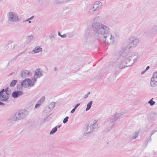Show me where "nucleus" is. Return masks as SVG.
<instances>
[{
  "label": "nucleus",
  "mask_w": 157,
  "mask_h": 157,
  "mask_svg": "<svg viewBox=\"0 0 157 157\" xmlns=\"http://www.w3.org/2000/svg\"><path fill=\"white\" fill-rule=\"evenodd\" d=\"M22 94V92L21 91H14L12 94V96L14 98H18Z\"/></svg>",
  "instance_id": "dca6fc26"
},
{
  "label": "nucleus",
  "mask_w": 157,
  "mask_h": 157,
  "mask_svg": "<svg viewBox=\"0 0 157 157\" xmlns=\"http://www.w3.org/2000/svg\"><path fill=\"white\" fill-rule=\"evenodd\" d=\"M40 104L38 103H36V105L35 106V108H37L39 107L40 106Z\"/></svg>",
  "instance_id": "473e14b6"
},
{
  "label": "nucleus",
  "mask_w": 157,
  "mask_h": 157,
  "mask_svg": "<svg viewBox=\"0 0 157 157\" xmlns=\"http://www.w3.org/2000/svg\"><path fill=\"white\" fill-rule=\"evenodd\" d=\"M42 102L40 100L39 101H38L37 102V103H38V104H40V105L42 104Z\"/></svg>",
  "instance_id": "4c0bfd02"
},
{
  "label": "nucleus",
  "mask_w": 157,
  "mask_h": 157,
  "mask_svg": "<svg viewBox=\"0 0 157 157\" xmlns=\"http://www.w3.org/2000/svg\"><path fill=\"white\" fill-rule=\"evenodd\" d=\"M88 94H86L84 96V98H87L88 97Z\"/></svg>",
  "instance_id": "a19ab883"
},
{
  "label": "nucleus",
  "mask_w": 157,
  "mask_h": 157,
  "mask_svg": "<svg viewBox=\"0 0 157 157\" xmlns=\"http://www.w3.org/2000/svg\"><path fill=\"white\" fill-rule=\"evenodd\" d=\"M17 81L15 80H13L10 84V86L11 87H13L15 86Z\"/></svg>",
  "instance_id": "b1692460"
},
{
  "label": "nucleus",
  "mask_w": 157,
  "mask_h": 157,
  "mask_svg": "<svg viewBox=\"0 0 157 157\" xmlns=\"http://www.w3.org/2000/svg\"><path fill=\"white\" fill-rule=\"evenodd\" d=\"M57 131L56 127H54L53 128L51 131L50 132L49 134L50 135L54 134Z\"/></svg>",
  "instance_id": "393cba45"
},
{
  "label": "nucleus",
  "mask_w": 157,
  "mask_h": 157,
  "mask_svg": "<svg viewBox=\"0 0 157 157\" xmlns=\"http://www.w3.org/2000/svg\"><path fill=\"white\" fill-rule=\"evenodd\" d=\"M34 37L33 35H30L28 36L26 38L27 42L29 43L33 39Z\"/></svg>",
  "instance_id": "4be33fe9"
},
{
  "label": "nucleus",
  "mask_w": 157,
  "mask_h": 157,
  "mask_svg": "<svg viewBox=\"0 0 157 157\" xmlns=\"http://www.w3.org/2000/svg\"><path fill=\"white\" fill-rule=\"evenodd\" d=\"M42 75L41 70L40 69H37L35 71V74L33 78L36 79L40 78Z\"/></svg>",
  "instance_id": "f8f14e48"
},
{
  "label": "nucleus",
  "mask_w": 157,
  "mask_h": 157,
  "mask_svg": "<svg viewBox=\"0 0 157 157\" xmlns=\"http://www.w3.org/2000/svg\"><path fill=\"white\" fill-rule=\"evenodd\" d=\"M4 103L0 101V105H4Z\"/></svg>",
  "instance_id": "37998d69"
},
{
  "label": "nucleus",
  "mask_w": 157,
  "mask_h": 157,
  "mask_svg": "<svg viewBox=\"0 0 157 157\" xmlns=\"http://www.w3.org/2000/svg\"><path fill=\"white\" fill-rule=\"evenodd\" d=\"M109 118L110 119V120L113 122L115 121L118 119H120L119 117L117 115L116 113H114L113 115L110 116Z\"/></svg>",
  "instance_id": "2eb2a0df"
},
{
  "label": "nucleus",
  "mask_w": 157,
  "mask_h": 157,
  "mask_svg": "<svg viewBox=\"0 0 157 157\" xmlns=\"http://www.w3.org/2000/svg\"><path fill=\"white\" fill-rule=\"evenodd\" d=\"M36 79H34L33 78H26L21 83L22 86L26 88L28 86L31 87L34 85L36 82Z\"/></svg>",
  "instance_id": "423d86ee"
},
{
  "label": "nucleus",
  "mask_w": 157,
  "mask_h": 157,
  "mask_svg": "<svg viewBox=\"0 0 157 157\" xmlns=\"http://www.w3.org/2000/svg\"><path fill=\"white\" fill-rule=\"evenodd\" d=\"M58 35H59V36H60V35H61V34H60V33L59 32L58 33Z\"/></svg>",
  "instance_id": "c03bdc74"
},
{
  "label": "nucleus",
  "mask_w": 157,
  "mask_h": 157,
  "mask_svg": "<svg viewBox=\"0 0 157 157\" xmlns=\"http://www.w3.org/2000/svg\"><path fill=\"white\" fill-rule=\"evenodd\" d=\"M67 34L68 36V37L69 38L72 37L75 35V33L73 32L68 33Z\"/></svg>",
  "instance_id": "a878e982"
},
{
  "label": "nucleus",
  "mask_w": 157,
  "mask_h": 157,
  "mask_svg": "<svg viewBox=\"0 0 157 157\" xmlns=\"http://www.w3.org/2000/svg\"><path fill=\"white\" fill-rule=\"evenodd\" d=\"M90 94V92H88L87 94H88V95L89 94Z\"/></svg>",
  "instance_id": "de8ad7c7"
},
{
  "label": "nucleus",
  "mask_w": 157,
  "mask_h": 157,
  "mask_svg": "<svg viewBox=\"0 0 157 157\" xmlns=\"http://www.w3.org/2000/svg\"><path fill=\"white\" fill-rule=\"evenodd\" d=\"M18 112L22 119L25 118L29 113V111L25 109H22Z\"/></svg>",
  "instance_id": "9d476101"
},
{
  "label": "nucleus",
  "mask_w": 157,
  "mask_h": 157,
  "mask_svg": "<svg viewBox=\"0 0 157 157\" xmlns=\"http://www.w3.org/2000/svg\"><path fill=\"white\" fill-rule=\"evenodd\" d=\"M42 49L39 46L35 47L33 50V52L35 53H38L39 52H42Z\"/></svg>",
  "instance_id": "6ab92c4d"
},
{
  "label": "nucleus",
  "mask_w": 157,
  "mask_h": 157,
  "mask_svg": "<svg viewBox=\"0 0 157 157\" xmlns=\"http://www.w3.org/2000/svg\"><path fill=\"white\" fill-rule=\"evenodd\" d=\"M105 126L108 127L109 128V130H110L112 129V127L114 124V123L110 121V119L109 118L105 122Z\"/></svg>",
  "instance_id": "ddd939ff"
},
{
  "label": "nucleus",
  "mask_w": 157,
  "mask_h": 157,
  "mask_svg": "<svg viewBox=\"0 0 157 157\" xmlns=\"http://www.w3.org/2000/svg\"><path fill=\"white\" fill-rule=\"evenodd\" d=\"M92 39V37L90 34H87L85 35V40H86L87 41L89 42Z\"/></svg>",
  "instance_id": "412c9836"
},
{
  "label": "nucleus",
  "mask_w": 157,
  "mask_h": 157,
  "mask_svg": "<svg viewBox=\"0 0 157 157\" xmlns=\"http://www.w3.org/2000/svg\"><path fill=\"white\" fill-rule=\"evenodd\" d=\"M80 105L79 103L77 104L75 106L74 108L76 109Z\"/></svg>",
  "instance_id": "c9c22d12"
},
{
  "label": "nucleus",
  "mask_w": 157,
  "mask_h": 157,
  "mask_svg": "<svg viewBox=\"0 0 157 157\" xmlns=\"http://www.w3.org/2000/svg\"><path fill=\"white\" fill-rule=\"evenodd\" d=\"M139 41V39L138 38L136 37H132L124 44L122 46V50L125 51L132 47H136L138 45Z\"/></svg>",
  "instance_id": "7ed1b4c3"
},
{
  "label": "nucleus",
  "mask_w": 157,
  "mask_h": 157,
  "mask_svg": "<svg viewBox=\"0 0 157 157\" xmlns=\"http://www.w3.org/2000/svg\"><path fill=\"white\" fill-rule=\"evenodd\" d=\"M154 133V132H153L151 134V136Z\"/></svg>",
  "instance_id": "a18cd8bd"
},
{
  "label": "nucleus",
  "mask_w": 157,
  "mask_h": 157,
  "mask_svg": "<svg viewBox=\"0 0 157 157\" xmlns=\"http://www.w3.org/2000/svg\"><path fill=\"white\" fill-rule=\"evenodd\" d=\"M93 103L92 101H90L87 104V107L86 109V111H88L91 107Z\"/></svg>",
  "instance_id": "5701e85b"
},
{
  "label": "nucleus",
  "mask_w": 157,
  "mask_h": 157,
  "mask_svg": "<svg viewBox=\"0 0 157 157\" xmlns=\"http://www.w3.org/2000/svg\"><path fill=\"white\" fill-rule=\"evenodd\" d=\"M97 28L96 33L95 34L97 38L103 41L107 40L108 42L113 43L114 41V36L111 34H108L109 28L106 25L101 24Z\"/></svg>",
  "instance_id": "f03ea898"
},
{
  "label": "nucleus",
  "mask_w": 157,
  "mask_h": 157,
  "mask_svg": "<svg viewBox=\"0 0 157 157\" xmlns=\"http://www.w3.org/2000/svg\"><path fill=\"white\" fill-rule=\"evenodd\" d=\"M22 119L19 114L18 112H17L15 114L14 116L13 117L10 118L9 120L10 121L15 122Z\"/></svg>",
  "instance_id": "9b49d317"
},
{
  "label": "nucleus",
  "mask_w": 157,
  "mask_h": 157,
  "mask_svg": "<svg viewBox=\"0 0 157 157\" xmlns=\"http://www.w3.org/2000/svg\"><path fill=\"white\" fill-rule=\"evenodd\" d=\"M45 98L44 97L42 98L40 100L42 103L45 100Z\"/></svg>",
  "instance_id": "f704fd0d"
},
{
  "label": "nucleus",
  "mask_w": 157,
  "mask_h": 157,
  "mask_svg": "<svg viewBox=\"0 0 157 157\" xmlns=\"http://www.w3.org/2000/svg\"><path fill=\"white\" fill-rule=\"evenodd\" d=\"M9 21L16 22L19 21L18 14L14 12H10L8 15Z\"/></svg>",
  "instance_id": "1a4fd4ad"
},
{
  "label": "nucleus",
  "mask_w": 157,
  "mask_h": 157,
  "mask_svg": "<svg viewBox=\"0 0 157 157\" xmlns=\"http://www.w3.org/2000/svg\"><path fill=\"white\" fill-rule=\"evenodd\" d=\"M153 98H152L148 102V103L150 104L151 106L153 105L155 103V102L154 101H153Z\"/></svg>",
  "instance_id": "bb28decb"
},
{
  "label": "nucleus",
  "mask_w": 157,
  "mask_h": 157,
  "mask_svg": "<svg viewBox=\"0 0 157 157\" xmlns=\"http://www.w3.org/2000/svg\"><path fill=\"white\" fill-rule=\"evenodd\" d=\"M149 68H150V66H148L147 67H146V68L145 70H146V71H147L149 69Z\"/></svg>",
  "instance_id": "58836bf2"
},
{
  "label": "nucleus",
  "mask_w": 157,
  "mask_h": 157,
  "mask_svg": "<svg viewBox=\"0 0 157 157\" xmlns=\"http://www.w3.org/2000/svg\"><path fill=\"white\" fill-rule=\"evenodd\" d=\"M150 85L152 87H155L157 86V79L152 77L150 82Z\"/></svg>",
  "instance_id": "a211bd4d"
},
{
  "label": "nucleus",
  "mask_w": 157,
  "mask_h": 157,
  "mask_svg": "<svg viewBox=\"0 0 157 157\" xmlns=\"http://www.w3.org/2000/svg\"><path fill=\"white\" fill-rule=\"evenodd\" d=\"M29 21V23H31V21H30V20H29V21Z\"/></svg>",
  "instance_id": "49530a36"
},
{
  "label": "nucleus",
  "mask_w": 157,
  "mask_h": 157,
  "mask_svg": "<svg viewBox=\"0 0 157 157\" xmlns=\"http://www.w3.org/2000/svg\"><path fill=\"white\" fill-rule=\"evenodd\" d=\"M125 111L124 109H122L117 110L116 113L117 115L119 117V118L120 119L121 118V116L125 114Z\"/></svg>",
  "instance_id": "f3484780"
},
{
  "label": "nucleus",
  "mask_w": 157,
  "mask_h": 157,
  "mask_svg": "<svg viewBox=\"0 0 157 157\" xmlns=\"http://www.w3.org/2000/svg\"><path fill=\"white\" fill-rule=\"evenodd\" d=\"M98 126V121L94 120L91 123L88 124L86 128L82 131V134L85 136L86 135H90L95 132V130Z\"/></svg>",
  "instance_id": "20e7f679"
},
{
  "label": "nucleus",
  "mask_w": 157,
  "mask_h": 157,
  "mask_svg": "<svg viewBox=\"0 0 157 157\" xmlns=\"http://www.w3.org/2000/svg\"><path fill=\"white\" fill-rule=\"evenodd\" d=\"M153 30L154 31H157V26L154 25L153 27Z\"/></svg>",
  "instance_id": "7c9ffc66"
},
{
  "label": "nucleus",
  "mask_w": 157,
  "mask_h": 157,
  "mask_svg": "<svg viewBox=\"0 0 157 157\" xmlns=\"http://www.w3.org/2000/svg\"><path fill=\"white\" fill-rule=\"evenodd\" d=\"M100 16H96L93 19V22L92 24V28L95 34L96 33L97 31L96 30H97V28H98V27H99V26L101 25V24L105 25L101 22H98V21H100Z\"/></svg>",
  "instance_id": "0eeeda50"
},
{
  "label": "nucleus",
  "mask_w": 157,
  "mask_h": 157,
  "mask_svg": "<svg viewBox=\"0 0 157 157\" xmlns=\"http://www.w3.org/2000/svg\"><path fill=\"white\" fill-rule=\"evenodd\" d=\"M60 127H61V125H57V126L55 127H56L57 129L58 128H60Z\"/></svg>",
  "instance_id": "79ce46f5"
},
{
  "label": "nucleus",
  "mask_w": 157,
  "mask_h": 157,
  "mask_svg": "<svg viewBox=\"0 0 157 157\" xmlns=\"http://www.w3.org/2000/svg\"><path fill=\"white\" fill-rule=\"evenodd\" d=\"M138 136V133L136 132H134L130 136V138L131 140L136 139Z\"/></svg>",
  "instance_id": "aec40b11"
},
{
  "label": "nucleus",
  "mask_w": 157,
  "mask_h": 157,
  "mask_svg": "<svg viewBox=\"0 0 157 157\" xmlns=\"http://www.w3.org/2000/svg\"><path fill=\"white\" fill-rule=\"evenodd\" d=\"M60 36L62 38H65L66 37L67 35L66 34L61 35H60Z\"/></svg>",
  "instance_id": "72a5a7b5"
},
{
  "label": "nucleus",
  "mask_w": 157,
  "mask_h": 157,
  "mask_svg": "<svg viewBox=\"0 0 157 157\" xmlns=\"http://www.w3.org/2000/svg\"><path fill=\"white\" fill-rule=\"evenodd\" d=\"M102 5L101 2H96L90 9L88 13L90 14H93L94 13V12L96 10H98Z\"/></svg>",
  "instance_id": "6e6552de"
},
{
  "label": "nucleus",
  "mask_w": 157,
  "mask_h": 157,
  "mask_svg": "<svg viewBox=\"0 0 157 157\" xmlns=\"http://www.w3.org/2000/svg\"><path fill=\"white\" fill-rule=\"evenodd\" d=\"M30 73V71L27 70H22L21 73V77L24 78H26L28 77Z\"/></svg>",
  "instance_id": "4468645a"
},
{
  "label": "nucleus",
  "mask_w": 157,
  "mask_h": 157,
  "mask_svg": "<svg viewBox=\"0 0 157 157\" xmlns=\"http://www.w3.org/2000/svg\"><path fill=\"white\" fill-rule=\"evenodd\" d=\"M11 92L8 88L3 89L0 91V101H7L10 95Z\"/></svg>",
  "instance_id": "39448f33"
},
{
  "label": "nucleus",
  "mask_w": 157,
  "mask_h": 157,
  "mask_svg": "<svg viewBox=\"0 0 157 157\" xmlns=\"http://www.w3.org/2000/svg\"><path fill=\"white\" fill-rule=\"evenodd\" d=\"M76 109H75V108H74L71 111V113H73L74 112L75 110Z\"/></svg>",
  "instance_id": "e433bc0d"
},
{
  "label": "nucleus",
  "mask_w": 157,
  "mask_h": 157,
  "mask_svg": "<svg viewBox=\"0 0 157 157\" xmlns=\"http://www.w3.org/2000/svg\"><path fill=\"white\" fill-rule=\"evenodd\" d=\"M55 104L54 103H51L49 105L48 108L49 109H52L55 107Z\"/></svg>",
  "instance_id": "cd10ccee"
},
{
  "label": "nucleus",
  "mask_w": 157,
  "mask_h": 157,
  "mask_svg": "<svg viewBox=\"0 0 157 157\" xmlns=\"http://www.w3.org/2000/svg\"><path fill=\"white\" fill-rule=\"evenodd\" d=\"M146 70H145L144 71H143L141 73V75H143L146 72Z\"/></svg>",
  "instance_id": "ea45409f"
},
{
  "label": "nucleus",
  "mask_w": 157,
  "mask_h": 157,
  "mask_svg": "<svg viewBox=\"0 0 157 157\" xmlns=\"http://www.w3.org/2000/svg\"><path fill=\"white\" fill-rule=\"evenodd\" d=\"M69 117H66L63 120V123L64 124L66 123L68 121Z\"/></svg>",
  "instance_id": "c756f323"
},
{
  "label": "nucleus",
  "mask_w": 157,
  "mask_h": 157,
  "mask_svg": "<svg viewBox=\"0 0 157 157\" xmlns=\"http://www.w3.org/2000/svg\"><path fill=\"white\" fill-rule=\"evenodd\" d=\"M33 17H34V16H32L31 17H30L29 18H28L26 20L24 21H27L29 20H30L32 19H33Z\"/></svg>",
  "instance_id": "2f4dec72"
},
{
  "label": "nucleus",
  "mask_w": 157,
  "mask_h": 157,
  "mask_svg": "<svg viewBox=\"0 0 157 157\" xmlns=\"http://www.w3.org/2000/svg\"><path fill=\"white\" fill-rule=\"evenodd\" d=\"M153 78L157 79V71L155 72L153 75V76L152 77Z\"/></svg>",
  "instance_id": "c85d7f7f"
},
{
  "label": "nucleus",
  "mask_w": 157,
  "mask_h": 157,
  "mask_svg": "<svg viewBox=\"0 0 157 157\" xmlns=\"http://www.w3.org/2000/svg\"><path fill=\"white\" fill-rule=\"evenodd\" d=\"M156 132V130L154 131V132Z\"/></svg>",
  "instance_id": "09e8293b"
},
{
  "label": "nucleus",
  "mask_w": 157,
  "mask_h": 157,
  "mask_svg": "<svg viewBox=\"0 0 157 157\" xmlns=\"http://www.w3.org/2000/svg\"><path fill=\"white\" fill-rule=\"evenodd\" d=\"M138 57V54L136 52L122 53L119 59V60H121L119 65V68L121 69L132 66L136 61Z\"/></svg>",
  "instance_id": "f257e3e1"
}]
</instances>
